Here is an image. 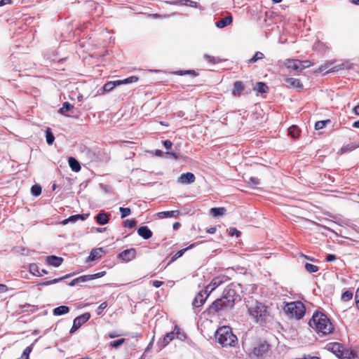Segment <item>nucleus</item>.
Here are the masks:
<instances>
[{"label": "nucleus", "mask_w": 359, "mask_h": 359, "mask_svg": "<svg viewBox=\"0 0 359 359\" xmlns=\"http://www.w3.org/2000/svg\"><path fill=\"white\" fill-rule=\"evenodd\" d=\"M309 325L313 328L320 336L327 335L333 330V325L326 315L321 312H316L309 321Z\"/></svg>", "instance_id": "1"}, {"label": "nucleus", "mask_w": 359, "mask_h": 359, "mask_svg": "<svg viewBox=\"0 0 359 359\" xmlns=\"http://www.w3.org/2000/svg\"><path fill=\"white\" fill-rule=\"evenodd\" d=\"M246 307L248 313L252 316L257 323H263L266 322L269 316L267 306L262 303L252 298L246 301Z\"/></svg>", "instance_id": "2"}, {"label": "nucleus", "mask_w": 359, "mask_h": 359, "mask_svg": "<svg viewBox=\"0 0 359 359\" xmlns=\"http://www.w3.org/2000/svg\"><path fill=\"white\" fill-rule=\"evenodd\" d=\"M215 339L223 346H233L237 341V337L227 326H223L217 329L215 333Z\"/></svg>", "instance_id": "3"}, {"label": "nucleus", "mask_w": 359, "mask_h": 359, "mask_svg": "<svg viewBox=\"0 0 359 359\" xmlns=\"http://www.w3.org/2000/svg\"><path fill=\"white\" fill-rule=\"evenodd\" d=\"M284 311L290 318L299 320L304 316L306 309L301 302H292L285 304Z\"/></svg>", "instance_id": "4"}, {"label": "nucleus", "mask_w": 359, "mask_h": 359, "mask_svg": "<svg viewBox=\"0 0 359 359\" xmlns=\"http://www.w3.org/2000/svg\"><path fill=\"white\" fill-rule=\"evenodd\" d=\"M222 298L226 302V307L229 309L233 308L238 299H240L239 295L237 294L236 291L233 288L224 290Z\"/></svg>", "instance_id": "5"}, {"label": "nucleus", "mask_w": 359, "mask_h": 359, "mask_svg": "<svg viewBox=\"0 0 359 359\" xmlns=\"http://www.w3.org/2000/svg\"><path fill=\"white\" fill-rule=\"evenodd\" d=\"M269 344L265 341H260L255 344L252 352L250 353L251 357H255L259 359L263 357L269 351Z\"/></svg>", "instance_id": "6"}, {"label": "nucleus", "mask_w": 359, "mask_h": 359, "mask_svg": "<svg viewBox=\"0 0 359 359\" xmlns=\"http://www.w3.org/2000/svg\"><path fill=\"white\" fill-rule=\"evenodd\" d=\"M90 318L89 313H85L74 318L73 325L70 330V333L72 334L76 331L83 324L86 323Z\"/></svg>", "instance_id": "7"}, {"label": "nucleus", "mask_w": 359, "mask_h": 359, "mask_svg": "<svg viewBox=\"0 0 359 359\" xmlns=\"http://www.w3.org/2000/svg\"><path fill=\"white\" fill-rule=\"evenodd\" d=\"M208 296L209 293L207 292V290L198 292L192 302L193 306L196 308L202 306L205 302Z\"/></svg>", "instance_id": "8"}, {"label": "nucleus", "mask_w": 359, "mask_h": 359, "mask_svg": "<svg viewBox=\"0 0 359 359\" xmlns=\"http://www.w3.org/2000/svg\"><path fill=\"white\" fill-rule=\"evenodd\" d=\"M222 309H229L226 307V302H224L223 299L221 297L220 299H217L214 301L210 306L208 310L210 313H215Z\"/></svg>", "instance_id": "9"}, {"label": "nucleus", "mask_w": 359, "mask_h": 359, "mask_svg": "<svg viewBox=\"0 0 359 359\" xmlns=\"http://www.w3.org/2000/svg\"><path fill=\"white\" fill-rule=\"evenodd\" d=\"M136 256V250L130 248L123 250L118 255V257L125 262H130L135 259Z\"/></svg>", "instance_id": "10"}, {"label": "nucleus", "mask_w": 359, "mask_h": 359, "mask_svg": "<svg viewBox=\"0 0 359 359\" xmlns=\"http://www.w3.org/2000/svg\"><path fill=\"white\" fill-rule=\"evenodd\" d=\"M326 348L328 351L333 353L337 358H339L344 346L339 343L334 342L327 344Z\"/></svg>", "instance_id": "11"}, {"label": "nucleus", "mask_w": 359, "mask_h": 359, "mask_svg": "<svg viewBox=\"0 0 359 359\" xmlns=\"http://www.w3.org/2000/svg\"><path fill=\"white\" fill-rule=\"evenodd\" d=\"M105 273V271H102L95 274L85 275L76 278V280H77V283H84L88 280L101 278L104 276Z\"/></svg>", "instance_id": "12"}, {"label": "nucleus", "mask_w": 359, "mask_h": 359, "mask_svg": "<svg viewBox=\"0 0 359 359\" xmlns=\"http://www.w3.org/2000/svg\"><path fill=\"white\" fill-rule=\"evenodd\" d=\"M195 179L196 177L193 173L186 172L180 175L178 179V182L185 184H191L194 182Z\"/></svg>", "instance_id": "13"}, {"label": "nucleus", "mask_w": 359, "mask_h": 359, "mask_svg": "<svg viewBox=\"0 0 359 359\" xmlns=\"http://www.w3.org/2000/svg\"><path fill=\"white\" fill-rule=\"evenodd\" d=\"M285 84L287 87L296 88L297 89H302L303 85L299 79L294 78H285Z\"/></svg>", "instance_id": "14"}, {"label": "nucleus", "mask_w": 359, "mask_h": 359, "mask_svg": "<svg viewBox=\"0 0 359 359\" xmlns=\"http://www.w3.org/2000/svg\"><path fill=\"white\" fill-rule=\"evenodd\" d=\"M62 262L63 259L62 257H56L54 255L48 256L46 257L47 264L55 267L60 266Z\"/></svg>", "instance_id": "15"}, {"label": "nucleus", "mask_w": 359, "mask_h": 359, "mask_svg": "<svg viewBox=\"0 0 359 359\" xmlns=\"http://www.w3.org/2000/svg\"><path fill=\"white\" fill-rule=\"evenodd\" d=\"M137 233L144 239H149L152 236L151 231L147 226H140L137 229Z\"/></svg>", "instance_id": "16"}, {"label": "nucleus", "mask_w": 359, "mask_h": 359, "mask_svg": "<svg viewBox=\"0 0 359 359\" xmlns=\"http://www.w3.org/2000/svg\"><path fill=\"white\" fill-rule=\"evenodd\" d=\"M356 353L354 351L348 348H343L341 354L339 356V359H355Z\"/></svg>", "instance_id": "17"}, {"label": "nucleus", "mask_w": 359, "mask_h": 359, "mask_svg": "<svg viewBox=\"0 0 359 359\" xmlns=\"http://www.w3.org/2000/svg\"><path fill=\"white\" fill-rule=\"evenodd\" d=\"M233 18L231 15H228L223 19L215 22V26L219 29L224 28L232 22Z\"/></svg>", "instance_id": "18"}, {"label": "nucleus", "mask_w": 359, "mask_h": 359, "mask_svg": "<svg viewBox=\"0 0 359 359\" xmlns=\"http://www.w3.org/2000/svg\"><path fill=\"white\" fill-rule=\"evenodd\" d=\"M159 218L177 217L179 215L178 210L160 212L157 214Z\"/></svg>", "instance_id": "19"}, {"label": "nucleus", "mask_w": 359, "mask_h": 359, "mask_svg": "<svg viewBox=\"0 0 359 359\" xmlns=\"http://www.w3.org/2000/svg\"><path fill=\"white\" fill-rule=\"evenodd\" d=\"M298 65H300V60H286L285 62V65L288 69H292L293 70H298Z\"/></svg>", "instance_id": "20"}, {"label": "nucleus", "mask_w": 359, "mask_h": 359, "mask_svg": "<svg viewBox=\"0 0 359 359\" xmlns=\"http://www.w3.org/2000/svg\"><path fill=\"white\" fill-rule=\"evenodd\" d=\"M68 162L70 168L73 171L79 172L81 170V165L79 161L75 158L69 157Z\"/></svg>", "instance_id": "21"}, {"label": "nucleus", "mask_w": 359, "mask_h": 359, "mask_svg": "<svg viewBox=\"0 0 359 359\" xmlns=\"http://www.w3.org/2000/svg\"><path fill=\"white\" fill-rule=\"evenodd\" d=\"M69 276V275H66V276H65L63 277L55 278V279H53V280H50L43 281V282L39 283L38 284V285L46 286V285H52V284L57 283H60L62 280L66 279Z\"/></svg>", "instance_id": "22"}, {"label": "nucleus", "mask_w": 359, "mask_h": 359, "mask_svg": "<svg viewBox=\"0 0 359 359\" xmlns=\"http://www.w3.org/2000/svg\"><path fill=\"white\" fill-rule=\"evenodd\" d=\"M244 90V86L240 81H236L233 84V88L232 93L234 95H240L241 93Z\"/></svg>", "instance_id": "23"}, {"label": "nucleus", "mask_w": 359, "mask_h": 359, "mask_svg": "<svg viewBox=\"0 0 359 359\" xmlns=\"http://www.w3.org/2000/svg\"><path fill=\"white\" fill-rule=\"evenodd\" d=\"M69 309L66 306H60L53 309V315L61 316L69 313Z\"/></svg>", "instance_id": "24"}, {"label": "nucleus", "mask_w": 359, "mask_h": 359, "mask_svg": "<svg viewBox=\"0 0 359 359\" xmlns=\"http://www.w3.org/2000/svg\"><path fill=\"white\" fill-rule=\"evenodd\" d=\"M96 220L100 225L106 224L109 221V217L106 213L100 212L96 216Z\"/></svg>", "instance_id": "25"}, {"label": "nucleus", "mask_w": 359, "mask_h": 359, "mask_svg": "<svg viewBox=\"0 0 359 359\" xmlns=\"http://www.w3.org/2000/svg\"><path fill=\"white\" fill-rule=\"evenodd\" d=\"M222 283V281L219 278H215L212 280L210 283L207 285V289L210 288L209 292H212L216 287L221 285Z\"/></svg>", "instance_id": "26"}, {"label": "nucleus", "mask_w": 359, "mask_h": 359, "mask_svg": "<svg viewBox=\"0 0 359 359\" xmlns=\"http://www.w3.org/2000/svg\"><path fill=\"white\" fill-rule=\"evenodd\" d=\"M177 334H179L178 332H175V331L167 333L163 339V346L168 345Z\"/></svg>", "instance_id": "27"}, {"label": "nucleus", "mask_w": 359, "mask_h": 359, "mask_svg": "<svg viewBox=\"0 0 359 359\" xmlns=\"http://www.w3.org/2000/svg\"><path fill=\"white\" fill-rule=\"evenodd\" d=\"M116 86H119L118 80L114 81H109L104 85L103 90L105 92H109L112 90Z\"/></svg>", "instance_id": "28"}, {"label": "nucleus", "mask_w": 359, "mask_h": 359, "mask_svg": "<svg viewBox=\"0 0 359 359\" xmlns=\"http://www.w3.org/2000/svg\"><path fill=\"white\" fill-rule=\"evenodd\" d=\"M210 212L214 217H219L225 214L226 209L224 208H212L210 209Z\"/></svg>", "instance_id": "29"}, {"label": "nucleus", "mask_w": 359, "mask_h": 359, "mask_svg": "<svg viewBox=\"0 0 359 359\" xmlns=\"http://www.w3.org/2000/svg\"><path fill=\"white\" fill-rule=\"evenodd\" d=\"M268 86L265 83L258 82L255 87V90H257V92L260 93H265L268 91Z\"/></svg>", "instance_id": "30"}, {"label": "nucleus", "mask_w": 359, "mask_h": 359, "mask_svg": "<svg viewBox=\"0 0 359 359\" xmlns=\"http://www.w3.org/2000/svg\"><path fill=\"white\" fill-rule=\"evenodd\" d=\"M299 133L300 130L296 126H292L288 128V134L294 138H297L299 135Z\"/></svg>", "instance_id": "31"}, {"label": "nucleus", "mask_w": 359, "mask_h": 359, "mask_svg": "<svg viewBox=\"0 0 359 359\" xmlns=\"http://www.w3.org/2000/svg\"><path fill=\"white\" fill-rule=\"evenodd\" d=\"M101 249L97 250L93 249L90 253V255L88 257V261H94L96 259L99 258L101 255Z\"/></svg>", "instance_id": "32"}, {"label": "nucleus", "mask_w": 359, "mask_h": 359, "mask_svg": "<svg viewBox=\"0 0 359 359\" xmlns=\"http://www.w3.org/2000/svg\"><path fill=\"white\" fill-rule=\"evenodd\" d=\"M74 109V106L70 103L66 102L63 104V106L59 109V112L62 114H65L66 112L70 111Z\"/></svg>", "instance_id": "33"}, {"label": "nucleus", "mask_w": 359, "mask_h": 359, "mask_svg": "<svg viewBox=\"0 0 359 359\" xmlns=\"http://www.w3.org/2000/svg\"><path fill=\"white\" fill-rule=\"evenodd\" d=\"M29 271L34 276H42V273H40L39 268L36 264H31L29 265Z\"/></svg>", "instance_id": "34"}, {"label": "nucleus", "mask_w": 359, "mask_h": 359, "mask_svg": "<svg viewBox=\"0 0 359 359\" xmlns=\"http://www.w3.org/2000/svg\"><path fill=\"white\" fill-rule=\"evenodd\" d=\"M79 219H84V217L83 215H73V216H71L69 217V218L65 219L63 222H62V224H66L69 222H76Z\"/></svg>", "instance_id": "35"}, {"label": "nucleus", "mask_w": 359, "mask_h": 359, "mask_svg": "<svg viewBox=\"0 0 359 359\" xmlns=\"http://www.w3.org/2000/svg\"><path fill=\"white\" fill-rule=\"evenodd\" d=\"M193 247H194V244H191L189 247H187V248H186L184 249L179 250L178 252H177L175 253V255H173V257H172V261H175L177 259L181 257L187 250L191 249Z\"/></svg>", "instance_id": "36"}, {"label": "nucleus", "mask_w": 359, "mask_h": 359, "mask_svg": "<svg viewBox=\"0 0 359 359\" xmlns=\"http://www.w3.org/2000/svg\"><path fill=\"white\" fill-rule=\"evenodd\" d=\"M358 146L351 143V144H348L345 146H343L341 149H340V152L341 154H344L345 152H347V151H353V149H355V148H357Z\"/></svg>", "instance_id": "37"}, {"label": "nucleus", "mask_w": 359, "mask_h": 359, "mask_svg": "<svg viewBox=\"0 0 359 359\" xmlns=\"http://www.w3.org/2000/svg\"><path fill=\"white\" fill-rule=\"evenodd\" d=\"M137 80H138V78L137 76H130L123 80H118V81H119V85H121V84H128V83H134V82L137 81Z\"/></svg>", "instance_id": "38"}, {"label": "nucleus", "mask_w": 359, "mask_h": 359, "mask_svg": "<svg viewBox=\"0 0 359 359\" xmlns=\"http://www.w3.org/2000/svg\"><path fill=\"white\" fill-rule=\"evenodd\" d=\"M264 55L262 52L257 51L254 55V56L250 60H249L248 63L256 62L257 60L264 58Z\"/></svg>", "instance_id": "39"}, {"label": "nucleus", "mask_w": 359, "mask_h": 359, "mask_svg": "<svg viewBox=\"0 0 359 359\" xmlns=\"http://www.w3.org/2000/svg\"><path fill=\"white\" fill-rule=\"evenodd\" d=\"M330 123V120H325V121H317L316 123H315V129L316 130H320V129H323V128L325 127V126Z\"/></svg>", "instance_id": "40"}, {"label": "nucleus", "mask_w": 359, "mask_h": 359, "mask_svg": "<svg viewBox=\"0 0 359 359\" xmlns=\"http://www.w3.org/2000/svg\"><path fill=\"white\" fill-rule=\"evenodd\" d=\"M31 192L34 196H39L41 194V187L38 184L33 185L31 188Z\"/></svg>", "instance_id": "41"}, {"label": "nucleus", "mask_w": 359, "mask_h": 359, "mask_svg": "<svg viewBox=\"0 0 359 359\" xmlns=\"http://www.w3.org/2000/svg\"><path fill=\"white\" fill-rule=\"evenodd\" d=\"M46 137L48 144L51 145L55 140V137L53 134L50 132V129H48L46 130Z\"/></svg>", "instance_id": "42"}, {"label": "nucleus", "mask_w": 359, "mask_h": 359, "mask_svg": "<svg viewBox=\"0 0 359 359\" xmlns=\"http://www.w3.org/2000/svg\"><path fill=\"white\" fill-rule=\"evenodd\" d=\"M305 269H306V271L309 273H314V272H317L318 271V267L317 266L309 264V263H306L305 264Z\"/></svg>", "instance_id": "43"}, {"label": "nucleus", "mask_w": 359, "mask_h": 359, "mask_svg": "<svg viewBox=\"0 0 359 359\" xmlns=\"http://www.w3.org/2000/svg\"><path fill=\"white\" fill-rule=\"evenodd\" d=\"M124 341H125V339L122 338V339H119L111 341L109 343V345H110V346L116 348L119 347L120 346H121L124 343Z\"/></svg>", "instance_id": "44"}, {"label": "nucleus", "mask_w": 359, "mask_h": 359, "mask_svg": "<svg viewBox=\"0 0 359 359\" xmlns=\"http://www.w3.org/2000/svg\"><path fill=\"white\" fill-rule=\"evenodd\" d=\"M353 297V292L350 290H346L341 295V299L344 302H347L351 299Z\"/></svg>", "instance_id": "45"}, {"label": "nucleus", "mask_w": 359, "mask_h": 359, "mask_svg": "<svg viewBox=\"0 0 359 359\" xmlns=\"http://www.w3.org/2000/svg\"><path fill=\"white\" fill-rule=\"evenodd\" d=\"M119 211L121 212V218H124V217L128 216L131 212L130 209L128 208L121 207V208H119Z\"/></svg>", "instance_id": "46"}, {"label": "nucleus", "mask_w": 359, "mask_h": 359, "mask_svg": "<svg viewBox=\"0 0 359 359\" xmlns=\"http://www.w3.org/2000/svg\"><path fill=\"white\" fill-rule=\"evenodd\" d=\"M227 231L231 236H236V237H238L241 234V232L233 227H230L227 229Z\"/></svg>", "instance_id": "47"}, {"label": "nucleus", "mask_w": 359, "mask_h": 359, "mask_svg": "<svg viewBox=\"0 0 359 359\" xmlns=\"http://www.w3.org/2000/svg\"><path fill=\"white\" fill-rule=\"evenodd\" d=\"M136 223L135 219H127L124 222V226L132 229L136 225Z\"/></svg>", "instance_id": "48"}, {"label": "nucleus", "mask_w": 359, "mask_h": 359, "mask_svg": "<svg viewBox=\"0 0 359 359\" xmlns=\"http://www.w3.org/2000/svg\"><path fill=\"white\" fill-rule=\"evenodd\" d=\"M247 182L252 186H256L259 184V180L255 177H249V180L247 181Z\"/></svg>", "instance_id": "49"}, {"label": "nucleus", "mask_w": 359, "mask_h": 359, "mask_svg": "<svg viewBox=\"0 0 359 359\" xmlns=\"http://www.w3.org/2000/svg\"><path fill=\"white\" fill-rule=\"evenodd\" d=\"M32 351V348L30 346H27L23 351V353L21 356L22 359H29V354Z\"/></svg>", "instance_id": "50"}, {"label": "nucleus", "mask_w": 359, "mask_h": 359, "mask_svg": "<svg viewBox=\"0 0 359 359\" xmlns=\"http://www.w3.org/2000/svg\"><path fill=\"white\" fill-rule=\"evenodd\" d=\"M107 306V302H102L96 310L97 315H100L102 313V310H104Z\"/></svg>", "instance_id": "51"}, {"label": "nucleus", "mask_w": 359, "mask_h": 359, "mask_svg": "<svg viewBox=\"0 0 359 359\" xmlns=\"http://www.w3.org/2000/svg\"><path fill=\"white\" fill-rule=\"evenodd\" d=\"M163 145L166 149H170L172 147V143L169 140H166L163 142Z\"/></svg>", "instance_id": "52"}, {"label": "nucleus", "mask_w": 359, "mask_h": 359, "mask_svg": "<svg viewBox=\"0 0 359 359\" xmlns=\"http://www.w3.org/2000/svg\"><path fill=\"white\" fill-rule=\"evenodd\" d=\"M355 299L356 306L359 309V287L356 290L355 295Z\"/></svg>", "instance_id": "53"}, {"label": "nucleus", "mask_w": 359, "mask_h": 359, "mask_svg": "<svg viewBox=\"0 0 359 359\" xmlns=\"http://www.w3.org/2000/svg\"><path fill=\"white\" fill-rule=\"evenodd\" d=\"M325 259H326L327 262H332V261L336 259V256L334 255H332V254H329V255H327Z\"/></svg>", "instance_id": "54"}, {"label": "nucleus", "mask_w": 359, "mask_h": 359, "mask_svg": "<svg viewBox=\"0 0 359 359\" xmlns=\"http://www.w3.org/2000/svg\"><path fill=\"white\" fill-rule=\"evenodd\" d=\"M12 3V0H1L0 1V6H3L6 4H10Z\"/></svg>", "instance_id": "55"}, {"label": "nucleus", "mask_w": 359, "mask_h": 359, "mask_svg": "<svg viewBox=\"0 0 359 359\" xmlns=\"http://www.w3.org/2000/svg\"><path fill=\"white\" fill-rule=\"evenodd\" d=\"M204 57L208 60L209 62H215V58L210 55H208V54H205L204 55Z\"/></svg>", "instance_id": "56"}, {"label": "nucleus", "mask_w": 359, "mask_h": 359, "mask_svg": "<svg viewBox=\"0 0 359 359\" xmlns=\"http://www.w3.org/2000/svg\"><path fill=\"white\" fill-rule=\"evenodd\" d=\"M162 285H163V282H161V281H159V280H154V281H153V285L155 287H159Z\"/></svg>", "instance_id": "57"}, {"label": "nucleus", "mask_w": 359, "mask_h": 359, "mask_svg": "<svg viewBox=\"0 0 359 359\" xmlns=\"http://www.w3.org/2000/svg\"><path fill=\"white\" fill-rule=\"evenodd\" d=\"M108 336L109 338L113 339V338L118 337L119 334H116L115 332H111L108 334Z\"/></svg>", "instance_id": "58"}, {"label": "nucleus", "mask_w": 359, "mask_h": 359, "mask_svg": "<svg viewBox=\"0 0 359 359\" xmlns=\"http://www.w3.org/2000/svg\"><path fill=\"white\" fill-rule=\"evenodd\" d=\"M7 290V287L6 285L0 284V293L5 292Z\"/></svg>", "instance_id": "59"}, {"label": "nucleus", "mask_w": 359, "mask_h": 359, "mask_svg": "<svg viewBox=\"0 0 359 359\" xmlns=\"http://www.w3.org/2000/svg\"><path fill=\"white\" fill-rule=\"evenodd\" d=\"M311 65V63L309 60H304L303 61V67L305 69L306 67H309Z\"/></svg>", "instance_id": "60"}, {"label": "nucleus", "mask_w": 359, "mask_h": 359, "mask_svg": "<svg viewBox=\"0 0 359 359\" xmlns=\"http://www.w3.org/2000/svg\"><path fill=\"white\" fill-rule=\"evenodd\" d=\"M215 231H216V228L215 227H210V229H208L207 230V232L209 233H211V234L215 233Z\"/></svg>", "instance_id": "61"}, {"label": "nucleus", "mask_w": 359, "mask_h": 359, "mask_svg": "<svg viewBox=\"0 0 359 359\" xmlns=\"http://www.w3.org/2000/svg\"><path fill=\"white\" fill-rule=\"evenodd\" d=\"M180 226L181 224L180 222H175L173 224L172 228L174 230H177L180 228Z\"/></svg>", "instance_id": "62"}, {"label": "nucleus", "mask_w": 359, "mask_h": 359, "mask_svg": "<svg viewBox=\"0 0 359 359\" xmlns=\"http://www.w3.org/2000/svg\"><path fill=\"white\" fill-rule=\"evenodd\" d=\"M353 111L356 115H359V104L353 108Z\"/></svg>", "instance_id": "63"}, {"label": "nucleus", "mask_w": 359, "mask_h": 359, "mask_svg": "<svg viewBox=\"0 0 359 359\" xmlns=\"http://www.w3.org/2000/svg\"><path fill=\"white\" fill-rule=\"evenodd\" d=\"M352 126L355 128H359V120L353 122Z\"/></svg>", "instance_id": "64"}]
</instances>
